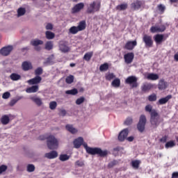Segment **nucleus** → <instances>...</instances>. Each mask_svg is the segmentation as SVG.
<instances>
[{
  "label": "nucleus",
  "mask_w": 178,
  "mask_h": 178,
  "mask_svg": "<svg viewBox=\"0 0 178 178\" xmlns=\"http://www.w3.org/2000/svg\"><path fill=\"white\" fill-rule=\"evenodd\" d=\"M82 145L84 147L87 154L90 155H98L101 158H105L109 154V152L106 149L102 150L99 147H90L86 143H83Z\"/></svg>",
  "instance_id": "obj_1"
},
{
  "label": "nucleus",
  "mask_w": 178,
  "mask_h": 178,
  "mask_svg": "<svg viewBox=\"0 0 178 178\" xmlns=\"http://www.w3.org/2000/svg\"><path fill=\"white\" fill-rule=\"evenodd\" d=\"M47 145L49 149H56L59 145V142L54 135H50L47 137Z\"/></svg>",
  "instance_id": "obj_2"
},
{
  "label": "nucleus",
  "mask_w": 178,
  "mask_h": 178,
  "mask_svg": "<svg viewBox=\"0 0 178 178\" xmlns=\"http://www.w3.org/2000/svg\"><path fill=\"white\" fill-rule=\"evenodd\" d=\"M86 27H87V24L86 21L83 20L79 22L77 26H72L69 29V34H77L79 31H83V30H86Z\"/></svg>",
  "instance_id": "obj_3"
},
{
  "label": "nucleus",
  "mask_w": 178,
  "mask_h": 178,
  "mask_svg": "<svg viewBox=\"0 0 178 178\" xmlns=\"http://www.w3.org/2000/svg\"><path fill=\"white\" fill-rule=\"evenodd\" d=\"M150 123L154 129H156L161 123L159 122V113H158L156 110H153L150 115Z\"/></svg>",
  "instance_id": "obj_4"
},
{
  "label": "nucleus",
  "mask_w": 178,
  "mask_h": 178,
  "mask_svg": "<svg viewBox=\"0 0 178 178\" xmlns=\"http://www.w3.org/2000/svg\"><path fill=\"white\" fill-rule=\"evenodd\" d=\"M101 9V3L99 1L97 3L95 1L89 4L87 8L86 13L90 15L91 13H95V12H99Z\"/></svg>",
  "instance_id": "obj_5"
},
{
  "label": "nucleus",
  "mask_w": 178,
  "mask_h": 178,
  "mask_svg": "<svg viewBox=\"0 0 178 178\" xmlns=\"http://www.w3.org/2000/svg\"><path fill=\"white\" fill-rule=\"evenodd\" d=\"M145 124H147V117L144 115H141L139 118V122L137 124V129L140 133L144 132L145 130Z\"/></svg>",
  "instance_id": "obj_6"
},
{
  "label": "nucleus",
  "mask_w": 178,
  "mask_h": 178,
  "mask_svg": "<svg viewBox=\"0 0 178 178\" xmlns=\"http://www.w3.org/2000/svg\"><path fill=\"white\" fill-rule=\"evenodd\" d=\"M143 42L145 44V48H152L154 47V40H152V36L145 34L143 36Z\"/></svg>",
  "instance_id": "obj_7"
},
{
  "label": "nucleus",
  "mask_w": 178,
  "mask_h": 178,
  "mask_svg": "<svg viewBox=\"0 0 178 178\" xmlns=\"http://www.w3.org/2000/svg\"><path fill=\"white\" fill-rule=\"evenodd\" d=\"M137 77L134 76H128L125 80L126 84H129L131 88H137L138 87V83H137Z\"/></svg>",
  "instance_id": "obj_8"
},
{
  "label": "nucleus",
  "mask_w": 178,
  "mask_h": 178,
  "mask_svg": "<svg viewBox=\"0 0 178 178\" xmlns=\"http://www.w3.org/2000/svg\"><path fill=\"white\" fill-rule=\"evenodd\" d=\"M58 48L63 54H66L70 51V47L67 46V42L65 40H60L59 42Z\"/></svg>",
  "instance_id": "obj_9"
},
{
  "label": "nucleus",
  "mask_w": 178,
  "mask_h": 178,
  "mask_svg": "<svg viewBox=\"0 0 178 178\" xmlns=\"http://www.w3.org/2000/svg\"><path fill=\"white\" fill-rule=\"evenodd\" d=\"M166 30V26L165 25H161L159 26H152L150 28V33H152L153 34L155 33H163Z\"/></svg>",
  "instance_id": "obj_10"
},
{
  "label": "nucleus",
  "mask_w": 178,
  "mask_h": 178,
  "mask_svg": "<svg viewBox=\"0 0 178 178\" xmlns=\"http://www.w3.org/2000/svg\"><path fill=\"white\" fill-rule=\"evenodd\" d=\"M144 5V1L140 0H135L132 3H131V9L133 10H138L141 9V7Z\"/></svg>",
  "instance_id": "obj_11"
},
{
  "label": "nucleus",
  "mask_w": 178,
  "mask_h": 178,
  "mask_svg": "<svg viewBox=\"0 0 178 178\" xmlns=\"http://www.w3.org/2000/svg\"><path fill=\"white\" fill-rule=\"evenodd\" d=\"M124 63L127 65H130V63H133V60H134V53L129 52L124 55Z\"/></svg>",
  "instance_id": "obj_12"
},
{
  "label": "nucleus",
  "mask_w": 178,
  "mask_h": 178,
  "mask_svg": "<svg viewBox=\"0 0 178 178\" xmlns=\"http://www.w3.org/2000/svg\"><path fill=\"white\" fill-rule=\"evenodd\" d=\"M42 80V78H41V76H36L33 79H31L28 80L27 83H29L30 86H35L37 84H40Z\"/></svg>",
  "instance_id": "obj_13"
},
{
  "label": "nucleus",
  "mask_w": 178,
  "mask_h": 178,
  "mask_svg": "<svg viewBox=\"0 0 178 178\" xmlns=\"http://www.w3.org/2000/svg\"><path fill=\"white\" fill-rule=\"evenodd\" d=\"M44 44V42L41 40L35 39L31 41V44L33 45L35 47V51H41L40 47H37L38 45H42Z\"/></svg>",
  "instance_id": "obj_14"
},
{
  "label": "nucleus",
  "mask_w": 178,
  "mask_h": 178,
  "mask_svg": "<svg viewBox=\"0 0 178 178\" xmlns=\"http://www.w3.org/2000/svg\"><path fill=\"white\" fill-rule=\"evenodd\" d=\"M127 136H129V129H123L118 135L119 141H124L127 138Z\"/></svg>",
  "instance_id": "obj_15"
},
{
  "label": "nucleus",
  "mask_w": 178,
  "mask_h": 178,
  "mask_svg": "<svg viewBox=\"0 0 178 178\" xmlns=\"http://www.w3.org/2000/svg\"><path fill=\"white\" fill-rule=\"evenodd\" d=\"M154 40L156 42V45H161L162 42L165 40V36L163 34H156L154 36Z\"/></svg>",
  "instance_id": "obj_16"
},
{
  "label": "nucleus",
  "mask_w": 178,
  "mask_h": 178,
  "mask_svg": "<svg viewBox=\"0 0 178 178\" xmlns=\"http://www.w3.org/2000/svg\"><path fill=\"white\" fill-rule=\"evenodd\" d=\"M137 46V41L134 40V41H128L125 46L124 48L125 49H127L128 51H133L134 49V47Z\"/></svg>",
  "instance_id": "obj_17"
},
{
  "label": "nucleus",
  "mask_w": 178,
  "mask_h": 178,
  "mask_svg": "<svg viewBox=\"0 0 178 178\" xmlns=\"http://www.w3.org/2000/svg\"><path fill=\"white\" fill-rule=\"evenodd\" d=\"M12 49H13V47L12 46H8L6 47H3L0 50V54L3 55V56H8L10 52H12Z\"/></svg>",
  "instance_id": "obj_18"
},
{
  "label": "nucleus",
  "mask_w": 178,
  "mask_h": 178,
  "mask_svg": "<svg viewBox=\"0 0 178 178\" xmlns=\"http://www.w3.org/2000/svg\"><path fill=\"white\" fill-rule=\"evenodd\" d=\"M81 9H84V3H79L72 9V13H79Z\"/></svg>",
  "instance_id": "obj_19"
},
{
  "label": "nucleus",
  "mask_w": 178,
  "mask_h": 178,
  "mask_svg": "<svg viewBox=\"0 0 178 178\" xmlns=\"http://www.w3.org/2000/svg\"><path fill=\"white\" fill-rule=\"evenodd\" d=\"M39 90H40V86L38 85H33L26 88V92H28V94H32L34 92H38Z\"/></svg>",
  "instance_id": "obj_20"
},
{
  "label": "nucleus",
  "mask_w": 178,
  "mask_h": 178,
  "mask_svg": "<svg viewBox=\"0 0 178 178\" xmlns=\"http://www.w3.org/2000/svg\"><path fill=\"white\" fill-rule=\"evenodd\" d=\"M154 88V84L152 83H143V85L141 86V90L143 91V92H147V91H149L150 90H152Z\"/></svg>",
  "instance_id": "obj_21"
},
{
  "label": "nucleus",
  "mask_w": 178,
  "mask_h": 178,
  "mask_svg": "<svg viewBox=\"0 0 178 178\" xmlns=\"http://www.w3.org/2000/svg\"><path fill=\"white\" fill-rule=\"evenodd\" d=\"M170 99H172V95H168L165 97L160 99L157 102V105H165Z\"/></svg>",
  "instance_id": "obj_22"
},
{
  "label": "nucleus",
  "mask_w": 178,
  "mask_h": 178,
  "mask_svg": "<svg viewBox=\"0 0 178 178\" xmlns=\"http://www.w3.org/2000/svg\"><path fill=\"white\" fill-rule=\"evenodd\" d=\"M168 87V83L165 81V79H161L158 83V88L160 91H163V90H166Z\"/></svg>",
  "instance_id": "obj_23"
},
{
  "label": "nucleus",
  "mask_w": 178,
  "mask_h": 178,
  "mask_svg": "<svg viewBox=\"0 0 178 178\" xmlns=\"http://www.w3.org/2000/svg\"><path fill=\"white\" fill-rule=\"evenodd\" d=\"M44 156L47 158V159H55V158H58V152L51 151L49 153H46Z\"/></svg>",
  "instance_id": "obj_24"
},
{
  "label": "nucleus",
  "mask_w": 178,
  "mask_h": 178,
  "mask_svg": "<svg viewBox=\"0 0 178 178\" xmlns=\"http://www.w3.org/2000/svg\"><path fill=\"white\" fill-rule=\"evenodd\" d=\"M84 143V139L82 137H79L74 140V145L75 148H80Z\"/></svg>",
  "instance_id": "obj_25"
},
{
  "label": "nucleus",
  "mask_w": 178,
  "mask_h": 178,
  "mask_svg": "<svg viewBox=\"0 0 178 178\" xmlns=\"http://www.w3.org/2000/svg\"><path fill=\"white\" fill-rule=\"evenodd\" d=\"M33 69V65L30 61H24L23 62V70L27 72Z\"/></svg>",
  "instance_id": "obj_26"
},
{
  "label": "nucleus",
  "mask_w": 178,
  "mask_h": 178,
  "mask_svg": "<svg viewBox=\"0 0 178 178\" xmlns=\"http://www.w3.org/2000/svg\"><path fill=\"white\" fill-rule=\"evenodd\" d=\"M65 129L66 130H67V131H69L70 133H71V134H76V133H77L79 131L77 130V129L74 128L73 127L72 124H67L65 126Z\"/></svg>",
  "instance_id": "obj_27"
},
{
  "label": "nucleus",
  "mask_w": 178,
  "mask_h": 178,
  "mask_svg": "<svg viewBox=\"0 0 178 178\" xmlns=\"http://www.w3.org/2000/svg\"><path fill=\"white\" fill-rule=\"evenodd\" d=\"M31 99L33 102L35 103L38 106H41V105H42V99L40 97H31Z\"/></svg>",
  "instance_id": "obj_28"
},
{
  "label": "nucleus",
  "mask_w": 178,
  "mask_h": 178,
  "mask_svg": "<svg viewBox=\"0 0 178 178\" xmlns=\"http://www.w3.org/2000/svg\"><path fill=\"white\" fill-rule=\"evenodd\" d=\"M141 164V161L140 160H134L131 162V165L133 169L137 170L140 168V165Z\"/></svg>",
  "instance_id": "obj_29"
},
{
  "label": "nucleus",
  "mask_w": 178,
  "mask_h": 178,
  "mask_svg": "<svg viewBox=\"0 0 178 178\" xmlns=\"http://www.w3.org/2000/svg\"><path fill=\"white\" fill-rule=\"evenodd\" d=\"M1 122L3 125L8 124L9 122H10V118H9V116L4 115L1 118Z\"/></svg>",
  "instance_id": "obj_30"
},
{
  "label": "nucleus",
  "mask_w": 178,
  "mask_h": 178,
  "mask_svg": "<svg viewBox=\"0 0 178 178\" xmlns=\"http://www.w3.org/2000/svg\"><path fill=\"white\" fill-rule=\"evenodd\" d=\"M92 55H94V52L92 51L86 53L83 56V60L86 62H90V60H91V58H92Z\"/></svg>",
  "instance_id": "obj_31"
},
{
  "label": "nucleus",
  "mask_w": 178,
  "mask_h": 178,
  "mask_svg": "<svg viewBox=\"0 0 178 178\" xmlns=\"http://www.w3.org/2000/svg\"><path fill=\"white\" fill-rule=\"evenodd\" d=\"M10 79L13 81H17L18 80H20V79H22V76L17 73H13L10 75Z\"/></svg>",
  "instance_id": "obj_32"
},
{
  "label": "nucleus",
  "mask_w": 178,
  "mask_h": 178,
  "mask_svg": "<svg viewBox=\"0 0 178 178\" xmlns=\"http://www.w3.org/2000/svg\"><path fill=\"white\" fill-rule=\"evenodd\" d=\"M147 80H152V81L158 80V79H159V75L156 74L151 73L147 75Z\"/></svg>",
  "instance_id": "obj_33"
},
{
  "label": "nucleus",
  "mask_w": 178,
  "mask_h": 178,
  "mask_svg": "<svg viewBox=\"0 0 178 178\" xmlns=\"http://www.w3.org/2000/svg\"><path fill=\"white\" fill-rule=\"evenodd\" d=\"M111 86L118 88L120 87V79L119 78H115L111 83Z\"/></svg>",
  "instance_id": "obj_34"
},
{
  "label": "nucleus",
  "mask_w": 178,
  "mask_h": 178,
  "mask_svg": "<svg viewBox=\"0 0 178 178\" xmlns=\"http://www.w3.org/2000/svg\"><path fill=\"white\" fill-rule=\"evenodd\" d=\"M44 66H48V65H54V57L49 56L48 57L46 60L43 63Z\"/></svg>",
  "instance_id": "obj_35"
},
{
  "label": "nucleus",
  "mask_w": 178,
  "mask_h": 178,
  "mask_svg": "<svg viewBox=\"0 0 178 178\" xmlns=\"http://www.w3.org/2000/svg\"><path fill=\"white\" fill-rule=\"evenodd\" d=\"M45 35L47 40H54V38H55V33L49 31L45 32Z\"/></svg>",
  "instance_id": "obj_36"
},
{
  "label": "nucleus",
  "mask_w": 178,
  "mask_h": 178,
  "mask_svg": "<svg viewBox=\"0 0 178 178\" xmlns=\"http://www.w3.org/2000/svg\"><path fill=\"white\" fill-rule=\"evenodd\" d=\"M65 94L68 95H77V94H79V90L76 88H73L72 90H67Z\"/></svg>",
  "instance_id": "obj_37"
},
{
  "label": "nucleus",
  "mask_w": 178,
  "mask_h": 178,
  "mask_svg": "<svg viewBox=\"0 0 178 178\" xmlns=\"http://www.w3.org/2000/svg\"><path fill=\"white\" fill-rule=\"evenodd\" d=\"M157 9L160 13V15H163V13H165V10H166V6H165L163 4H159L157 6Z\"/></svg>",
  "instance_id": "obj_38"
},
{
  "label": "nucleus",
  "mask_w": 178,
  "mask_h": 178,
  "mask_svg": "<svg viewBox=\"0 0 178 178\" xmlns=\"http://www.w3.org/2000/svg\"><path fill=\"white\" fill-rule=\"evenodd\" d=\"M109 69V64L108 63H104L102 64L99 67L100 72H106Z\"/></svg>",
  "instance_id": "obj_39"
},
{
  "label": "nucleus",
  "mask_w": 178,
  "mask_h": 178,
  "mask_svg": "<svg viewBox=\"0 0 178 178\" xmlns=\"http://www.w3.org/2000/svg\"><path fill=\"white\" fill-rule=\"evenodd\" d=\"M176 146V143H175V140H170L167 142L165 145V148H173V147Z\"/></svg>",
  "instance_id": "obj_40"
},
{
  "label": "nucleus",
  "mask_w": 178,
  "mask_h": 178,
  "mask_svg": "<svg viewBox=\"0 0 178 178\" xmlns=\"http://www.w3.org/2000/svg\"><path fill=\"white\" fill-rule=\"evenodd\" d=\"M54 48V42L52 41H48L45 44V49L51 51Z\"/></svg>",
  "instance_id": "obj_41"
},
{
  "label": "nucleus",
  "mask_w": 178,
  "mask_h": 178,
  "mask_svg": "<svg viewBox=\"0 0 178 178\" xmlns=\"http://www.w3.org/2000/svg\"><path fill=\"white\" fill-rule=\"evenodd\" d=\"M127 3H122L116 6L117 10H126L127 9Z\"/></svg>",
  "instance_id": "obj_42"
},
{
  "label": "nucleus",
  "mask_w": 178,
  "mask_h": 178,
  "mask_svg": "<svg viewBox=\"0 0 178 178\" xmlns=\"http://www.w3.org/2000/svg\"><path fill=\"white\" fill-rule=\"evenodd\" d=\"M106 80L108 81H111V80H113L116 76L114 73H108L106 74Z\"/></svg>",
  "instance_id": "obj_43"
},
{
  "label": "nucleus",
  "mask_w": 178,
  "mask_h": 178,
  "mask_svg": "<svg viewBox=\"0 0 178 178\" xmlns=\"http://www.w3.org/2000/svg\"><path fill=\"white\" fill-rule=\"evenodd\" d=\"M73 81H74V76L73 75H70L65 79V83H67V84H72Z\"/></svg>",
  "instance_id": "obj_44"
},
{
  "label": "nucleus",
  "mask_w": 178,
  "mask_h": 178,
  "mask_svg": "<svg viewBox=\"0 0 178 178\" xmlns=\"http://www.w3.org/2000/svg\"><path fill=\"white\" fill-rule=\"evenodd\" d=\"M119 161L117 160H113L112 161H111L110 163H108V169H112V168L116 166V165H118Z\"/></svg>",
  "instance_id": "obj_45"
},
{
  "label": "nucleus",
  "mask_w": 178,
  "mask_h": 178,
  "mask_svg": "<svg viewBox=\"0 0 178 178\" xmlns=\"http://www.w3.org/2000/svg\"><path fill=\"white\" fill-rule=\"evenodd\" d=\"M26 170L29 173H32L35 170V166L33 164H29L26 167Z\"/></svg>",
  "instance_id": "obj_46"
},
{
  "label": "nucleus",
  "mask_w": 178,
  "mask_h": 178,
  "mask_svg": "<svg viewBox=\"0 0 178 178\" xmlns=\"http://www.w3.org/2000/svg\"><path fill=\"white\" fill-rule=\"evenodd\" d=\"M58 106V103L56 102L53 101L49 103V108L51 109V111H54L56 109V107Z\"/></svg>",
  "instance_id": "obj_47"
},
{
  "label": "nucleus",
  "mask_w": 178,
  "mask_h": 178,
  "mask_svg": "<svg viewBox=\"0 0 178 178\" xmlns=\"http://www.w3.org/2000/svg\"><path fill=\"white\" fill-rule=\"evenodd\" d=\"M84 101H86V98L84 97H81L76 100L75 104H76V105H81Z\"/></svg>",
  "instance_id": "obj_48"
},
{
  "label": "nucleus",
  "mask_w": 178,
  "mask_h": 178,
  "mask_svg": "<svg viewBox=\"0 0 178 178\" xmlns=\"http://www.w3.org/2000/svg\"><path fill=\"white\" fill-rule=\"evenodd\" d=\"M70 157L67 154H61L59 157L60 161L65 162V161H68Z\"/></svg>",
  "instance_id": "obj_49"
},
{
  "label": "nucleus",
  "mask_w": 178,
  "mask_h": 178,
  "mask_svg": "<svg viewBox=\"0 0 178 178\" xmlns=\"http://www.w3.org/2000/svg\"><path fill=\"white\" fill-rule=\"evenodd\" d=\"M145 111L146 112H149L150 115L152 113V112H154V109H152V106H151V104H148L145 107Z\"/></svg>",
  "instance_id": "obj_50"
},
{
  "label": "nucleus",
  "mask_w": 178,
  "mask_h": 178,
  "mask_svg": "<svg viewBox=\"0 0 178 178\" xmlns=\"http://www.w3.org/2000/svg\"><path fill=\"white\" fill-rule=\"evenodd\" d=\"M42 74V68L41 67H38L35 70V74L36 76H41Z\"/></svg>",
  "instance_id": "obj_51"
},
{
  "label": "nucleus",
  "mask_w": 178,
  "mask_h": 178,
  "mask_svg": "<svg viewBox=\"0 0 178 178\" xmlns=\"http://www.w3.org/2000/svg\"><path fill=\"white\" fill-rule=\"evenodd\" d=\"M8 170V166L6 165H1L0 166V175H2L3 172H6Z\"/></svg>",
  "instance_id": "obj_52"
},
{
  "label": "nucleus",
  "mask_w": 178,
  "mask_h": 178,
  "mask_svg": "<svg viewBox=\"0 0 178 178\" xmlns=\"http://www.w3.org/2000/svg\"><path fill=\"white\" fill-rule=\"evenodd\" d=\"M131 123H133V118H131V117H129L124 121V124H126L127 126H130V124H131Z\"/></svg>",
  "instance_id": "obj_53"
},
{
  "label": "nucleus",
  "mask_w": 178,
  "mask_h": 178,
  "mask_svg": "<svg viewBox=\"0 0 178 178\" xmlns=\"http://www.w3.org/2000/svg\"><path fill=\"white\" fill-rule=\"evenodd\" d=\"M75 166H79V168H83L84 166V161L78 160L75 162Z\"/></svg>",
  "instance_id": "obj_54"
},
{
  "label": "nucleus",
  "mask_w": 178,
  "mask_h": 178,
  "mask_svg": "<svg viewBox=\"0 0 178 178\" xmlns=\"http://www.w3.org/2000/svg\"><path fill=\"white\" fill-rule=\"evenodd\" d=\"M148 99H149V101H150L151 102H153L154 101H156V95H155V94L150 95L148 97Z\"/></svg>",
  "instance_id": "obj_55"
},
{
  "label": "nucleus",
  "mask_w": 178,
  "mask_h": 178,
  "mask_svg": "<svg viewBox=\"0 0 178 178\" xmlns=\"http://www.w3.org/2000/svg\"><path fill=\"white\" fill-rule=\"evenodd\" d=\"M10 92H6L2 95V98L3 99H8V98H10Z\"/></svg>",
  "instance_id": "obj_56"
},
{
  "label": "nucleus",
  "mask_w": 178,
  "mask_h": 178,
  "mask_svg": "<svg viewBox=\"0 0 178 178\" xmlns=\"http://www.w3.org/2000/svg\"><path fill=\"white\" fill-rule=\"evenodd\" d=\"M20 16H23V7L17 10V17H20Z\"/></svg>",
  "instance_id": "obj_57"
},
{
  "label": "nucleus",
  "mask_w": 178,
  "mask_h": 178,
  "mask_svg": "<svg viewBox=\"0 0 178 178\" xmlns=\"http://www.w3.org/2000/svg\"><path fill=\"white\" fill-rule=\"evenodd\" d=\"M160 143H163V144H165L166 141H168V136H163L160 140Z\"/></svg>",
  "instance_id": "obj_58"
},
{
  "label": "nucleus",
  "mask_w": 178,
  "mask_h": 178,
  "mask_svg": "<svg viewBox=\"0 0 178 178\" xmlns=\"http://www.w3.org/2000/svg\"><path fill=\"white\" fill-rule=\"evenodd\" d=\"M66 113H67L66 110L61 109V110H60L58 115H59V116H66Z\"/></svg>",
  "instance_id": "obj_59"
},
{
  "label": "nucleus",
  "mask_w": 178,
  "mask_h": 178,
  "mask_svg": "<svg viewBox=\"0 0 178 178\" xmlns=\"http://www.w3.org/2000/svg\"><path fill=\"white\" fill-rule=\"evenodd\" d=\"M54 29V26L51 23H48L46 26V30H52Z\"/></svg>",
  "instance_id": "obj_60"
},
{
  "label": "nucleus",
  "mask_w": 178,
  "mask_h": 178,
  "mask_svg": "<svg viewBox=\"0 0 178 178\" xmlns=\"http://www.w3.org/2000/svg\"><path fill=\"white\" fill-rule=\"evenodd\" d=\"M17 102V99H12L9 105L10 106H13V105H15V104Z\"/></svg>",
  "instance_id": "obj_61"
},
{
  "label": "nucleus",
  "mask_w": 178,
  "mask_h": 178,
  "mask_svg": "<svg viewBox=\"0 0 178 178\" xmlns=\"http://www.w3.org/2000/svg\"><path fill=\"white\" fill-rule=\"evenodd\" d=\"M171 178H178V172H173Z\"/></svg>",
  "instance_id": "obj_62"
},
{
  "label": "nucleus",
  "mask_w": 178,
  "mask_h": 178,
  "mask_svg": "<svg viewBox=\"0 0 178 178\" xmlns=\"http://www.w3.org/2000/svg\"><path fill=\"white\" fill-rule=\"evenodd\" d=\"M39 140H41L42 141H43L44 140H47V137H45V136L44 135H42L39 136Z\"/></svg>",
  "instance_id": "obj_63"
},
{
  "label": "nucleus",
  "mask_w": 178,
  "mask_h": 178,
  "mask_svg": "<svg viewBox=\"0 0 178 178\" xmlns=\"http://www.w3.org/2000/svg\"><path fill=\"white\" fill-rule=\"evenodd\" d=\"M174 59L176 60V62H178V52L175 54Z\"/></svg>",
  "instance_id": "obj_64"
}]
</instances>
